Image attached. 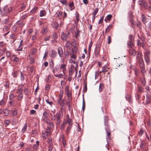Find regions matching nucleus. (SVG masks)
<instances>
[{"label": "nucleus", "instance_id": "obj_1", "mask_svg": "<svg viewBox=\"0 0 151 151\" xmlns=\"http://www.w3.org/2000/svg\"><path fill=\"white\" fill-rule=\"evenodd\" d=\"M104 129L107 134L106 138L107 140H111V131L109 123V118L107 116H104Z\"/></svg>", "mask_w": 151, "mask_h": 151}, {"label": "nucleus", "instance_id": "obj_2", "mask_svg": "<svg viewBox=\"0 0 151 151\" xmlns=\"http://www.w3.org/2000/svg\"><path fill=\"white\" fill-rule=\"evenodd\" d=\"M52 120H55V124L57 126H59L61 122V119L63 117V114L61 112H59L56 114L55 115L50 114Z\"/></svg>", "mask_w": 151, "mask_h": 151}, {"label": "nucleus", "instance_id": "obj_3", "mask_svg": "<svg viewBox=\"0 0 151 151\" xmlns=\"http://www.w3.org/2000/svg\"><path fill=\"white\" fill-rule=\"evenodd\" d=\"M67 124H68V126L66 130L67 133H68L70 132L71 126L72 125V119L69 118L68 114L67 115L66 119L64 120L63 123L61 124L60 129H64L65 126Z\"/></svg>", "mask_w": 151, "mask_h": 151}, {"label": "nucleus", "instance_id": "obj_4", "mask_svg": "<svg viewBox=\"0 0 151 151\" xmlns=\"http://www.w3.org/2000/svg\"><path fill=\"white\" fill-rule=\"evenodd\" d=\"M76 51L75 49H72L71 50L70 54L71 55L70 59L69 60V63H70V69H74L76 70V67L74 65L71 64L73 63L75 64L76 63V55L75 53Z\"/></svg>", "mask_w": 151, "mask_h": 151}, {"label": "nucleus", "instance_id": "obj_5", "mask_svg": "<svg viewBox=\"0 0 151 151\" xmlns=\"http://www.w3.org/2000/svg\"><path fill=\"white\" fill-rule=\"evenodd\" d=\"M142 21L143 23L145 25L146 27L151 29V18H146L145 17L143 14L142 15Z\"/></svg>", "mask_w": 151, "mask_h": 151}, {"label": "nucleus", "instance_id": "obj_6", "mask_svg": "<svg viewBox=\"0 0 151 151\" xmlns=\"http://www.w3.org/2000/svg\"><path fill=\"white\" fill-rule=\"evenodd\" d=\"M12 9L11 7L8 6H4L2 12V15L3 16H7L8 14L12 12Z\"/></svg>", "mask_w": 151, "mask_h": 151}, {"label": "nucleus", "instance_id": "obj_7", "mask_svg": "<svg viewBox=\"0 0 151 151\" xmlns=\"http://www.w3.org/2000/svg\"><path fill=\"white\" fill-rule=\"evenodd\" d=\"M50 135L51 133L50 131V128L48 127H47L46 131L43 130L42 132V136L43 138L44 139H46L48 137V134Z\"/></svg>", "mask_w": 151, "mask_h": 151}, {"label": "nucleus", "instance_id": "obj_8", "mask_svg": "<svg viewBox=\"0 0 151 151\" xmlns=\"http://www.w3.org/2000/svg\"><path fill=\"white\" fill-rule=\"evenodd\" d=\"M145 60V61L148 64L150 62V52L147 50H146L144 54Z\"/></svg>", "mask_w": 151, "mask_h": 151}, {"label": "nucleus", "instance_id": "obj_9", "mask_svg": "<svg viewBox=\"0 0 151 151\" xmlns=\"http://www.w3.org/2000/svg\"><path fill=\"white\" fill-rule=\"evenodd\" d=\"M49 114L46 111H45L43 113L42 120L45 122L46 123L50 119L48 117Z\"/></svg>", "mask_w": 151, "mask_h": 151}, {"label": "nucleus", "instance_id": "obj_10", "mask_svg": "<svg viewBox=\"0 0 151 151\" xmlns=\"http://www.w3.org/2000/svg\"><path fill=\"white\" fill-rule=\"evenodd\" d=\"M59 65V68L60 69V72L61 70H62L64 74L65 75L67 72L66 65L65 64H62Z\"/></svg>", "mask_w": 151, "mask_h": 151}, {"label": "nucleus", "instance_id": "obj_11", "mask_svg": "<svg viewBox=\"0 0 151 151\" xmlns=\"http://www.w3.org/2000/svg\"><path fill=\"white\" fill-rule=\"evenodd\" d=\"M138 3L140 5L143 7H147L148 6L147 3L143 0H139Z\"/></svg>", "mask_w": 151, "mask_h": 151}, {"label": "nucleus", "instance_id": "obj_12", "mask_svg": "<svg viewBox=\"0 0 151 151\" xmlns=\"http://www.w3.org/2000/svg\"><path fill=\"white\" fill-rule=\"evenodd\" d=\"M59 68V65H56L55 67L53 68L52 71L54 75V74H55V73H59L60 72V71H58Z\"/></svg>", "mask_w": 151, "mask_h": 151}, {"label": "nucleus", "instance_id": "obj_13", "mask_svg": "<svg viewBox=\"0 0 151 151\" xmlns=\"http://www.w3.org/2000/svg\"><path fill=\"white\" fill-rule=\"evenodd\" d=\"M108 69H109V68H108L107 66L106 65H105L103 67L101 71L99 72V73H101V72L103 73H105V72L108 71Z\"/></svg>", "mask_w": 151, "mask_h": 151}, {"label": "nucleus", "instance_id": "obj_14", "mask_svg": "<svg viewBox=\"0 0 151 151\" xmlns=\"http://www.w3.org/2000/svg\"><path fill=\"white\" fill-rule=\"evenodd\" d=\"M58 52L60 57L61 58H62L63 55V50L61 47H58Z\"/></svg>", "mask_w": 151, "mask_h": 151}, {"label": "nucleus", "instance_id": "obj_15", "mask_svg": "<svg viewBox=\"0 0 151 151\" xmlns=\"http://www.w3.org/2000/svg\"><path fill=\"white\" fill-rule=\"evenodd\" d=\"M137 62L139 64V66L141 68H143L145 67V65L143 59L140 60H139L137 61Z\"/></svg>", "mask_w": 151, "mask_h": 151}, {"label": "nucleus", "instance_id": "obj_16", "mask_svg": "<svg viewBox=\"0 0 151 151\" xmlns=\"http://www.w3.org/2000/svg\"><path fill=\"white\" fill-rule=\"evenodd\" d=\"M57 54V52L52 50L50 54V55L51 57L54 58L56 56Z\"/></svg>", "mask_w": 151, "mask_h": 151}, {"label": "nucleus", "instance_id": "obj_17", "mask_svg": "<svg viewBox=\"0 0 151 151\" xmlns=\"http://www.w3.org/2000/svg\"><path fill=\"white\" fill-rule=\"evenodd\" d=\"M129 52L130 55L134 56L136 55V52L132 48L129 49Z\"/></svg>", "mask_w": 151, "mask_h": 151}, {"label": "nucleus", "instance_id": "obj_18", "mask_svg": "<svg viewBox=\"0 0 151 151\" xmlns=\"http://www.w3.org/2000/svg\"><path fill=\"white\" fill-rule=\"evenodd\" d=\"M46 123L47 124L49 125V127H48L50 128V129H52L54 127V124L52 122H50V120L47 122Z\"/></svg>", "mask_w": 151, "mask_h": 151}, {"label": "nucleus", "instance_id": "obj_19", "mask_svg": "<svg viewBox=\"0 0 151 151\" xmlns=\"http://www.w3.org/2000/svg\"><path fill=\"white\" fill-rule=\"evenodd\" d=\"M61 36L62 39L63 40H66L68 37V36L66 34L63 32H62Z\"/></svg>", "mask_w": 151, "mask_h": 151}, {"label": "nucleus", "instance_id": "obj_20", "mask_svg": "<svg viewBox=\"0 0 151 151\" xmlns=\"http://www.w3.org/2000/svg\"><path fill=\"white\" fill-rule=\"evenodd\" d=\"M17 24H18L20 27H23L24 25V23L22 20H19L17 21L16 23Z\"/></svg>", "mask_w": 151, "mask_h": 151}, {"label": "nucleus", "instance_id": "obj_21", "mask_svg": "<svg viewBox=\"0 0 151 151\" xmlns=\"http://www.w3.org/2000/svg\"><path fill=\"white\" fill-rule=\"evenodd\" d=\"M112 15L110 14L108 15L105 19V21L106 22H109L112 17Z\"/></svg>", "mask_w": 151, "mask_h": 151}, {"label": "nucleus", "instance_id": "obj_22", "mask_svg": "<svg viewBox=\"0 0 151 151\" xmlns=\"http://www.w3.org/2000/svg\"><path fill=\"white\" fill-rule=\"evenodd\" d=\"M19 70L16 71L14 72H12V74L13 77L14 78H16L19 74Z\"/></svg>", "mask_w": 151, "mask_h": 151}, {"label": "nucleus", "instance_id": "obj_23", "mask_svg": "<svg viewBox=\"0 0 151 151\" xmlns=\"http://www.w3.org/2000/svg\"><path fill=\"white\" fill-rule=\"evenodd\" d=\"M46 14V11L44 10H42L40 12V16L42 17L45 16Z\"/></svg>", "mask_w": 151, "mask_h": 151}, {"label": "nucleus", "instance_id": "obj_24", "mask_svg": "<svg viewBox=\"0 0 151 151\" xmlns=\"http://www.w3.org/2000/svg\"><path fill=\"white\" fill-rule=\"evenodd\" d=\"M56 14L57 15V16L60 19L62 17V12L60 11H58L57 12Z\"/></svg>", "mask_w": 151, "mask_h": 151}, {"label": "nucleus", "instance_id": "obj_25", "mask_svg": "<svg viewBox=\"0 0 151 151\" xmlns=\"http://www.w3.org/2000/svg\"><path fill=\"white\" fill-rule=\"evenodd\" d=\"M20 80L21 81H24L25 79V75L22 72H20Z\"/></svg>", "mask_w": 151, "mask_h": 151}, {"label": "nucleus", "instance_id": "obj_26", "mask_svg": "<svg viewBox=\"0 0 151 151\" xmlns=\"http://www.w3.org/2000/svg\"><path fill=\"white\" fill-rule=\"evenodd\" d=\"M52 26L53 27L58 29V24L56 22H54L52 24Z\"/></svg>", "mask_w": 151, "mask_h": 151}, {"label": "nucleus", "instance_id": "obj_27", "mask_svg": "<svg viewBox=\"0 0 151 151\" xmlns=\"http://www.w3.org/2000/svg\"><path fill=\"white\" fill-rule=\"evenodd\" d=\"M127 44L129 47L132 48L133 46V44L132 41H128L127 42Z\"/></svg>", "mask_w": 151, "mask_h": 151}, {"label": "nucleus", "instance_id": "obj_28", "mask_svg": "<svg viewBox=\"0 0 151 151\" xmlns=\"http://www.w3.org/2000/svg\"><path fill=\"white\" fill-rule=\"evenodd\" d=\"M52 38L55 40L58 38V36L56 33L54 32L53 34V35L52 36Z\"/></svg>", "mask_w": 151, "mask_h": 151}, {"label": "nucleus", "instance_id": "obj_29", "mask_svg": "<svg viewBox=\"0 0 151 151\" xmlns=\"http://www.w3.org/2000/svg\"><path fill=\"white\" fill-rule=\"evenodd\" d=\"M104 88V85L103 84L100 83L99 85V91L100 92L102 91Z\"/></svg>", "mask_w": 151, "mask_h": 151}, {"label": "nucleus", "instance_id": "obj_30", "mask_svg": "<svg viewBox=\"0 0 151 151\" xmlns=\"http://www.w3.org/2000/svg\"><path fill=\"white\" fill-rule=\"evenodd\" d=\"M126 98L127 100L130 103L132 102V99H131V96L129 95H127Z\"/></svg>", "mask_w": 151, "mask_h": 151}, {"label": "nucleus", "instance_id": "obj_31", "mask_svg": "<svg viewBox=\"0 0 151 151\" xmlns=\"http://www.w3.org/2000/svg\"><path fill=\"white\" fill-rule=\"evenodd\" d=\"M58 104H60L62 106H64L65 105V100H62L61 101L59 102Z\"/></svg>", "mask_w": 151, "mask_h": 151}, {"label": "nucleus", "instance_id": "obj_32", "mask_svg": "<svg viewBox=\"0 0 151 151\" xmlns=\"http://www.w3.org/2000/svg\"><path fill=\"white\" fill-rule=\"evenodd\" d=\"M23 44V40H21L20 42L19 45V48L17 50L18 51H21L22 50V47L21 48L20 47L22 46Z\"/></svg>", "mask_w": 151, "mask_h": 151}, {"label": "nucleus", "instance_id": "obj_33", "mask_svg": "<svg viewBox=\"0 0 151 151\" xmlns=\"http://www.w3.org/2000/svg\"><path fill=\"white\" fill-rule=\"evenodd\" d=\"M48 31L47 29V28H44L42 29L41 33L42 34L46 33Z\"/></svg>", "mask_w": 151, "mask_h": 151}, {"label": "nucleus", "instance_id": "obj_34", "mask_svg": "<svg viewBox=\"0 0 151 151\" xmlns=\"http://www.w3.org/2000/svg\"><path fill=\"white\" fill-rule=\"evenodd\" d=\"M10 121L9 120H5L4 121V124L5 127H6L10 123Z\"/></svg>", "mask_w": 151, "mask_h": 151}, {"label": "nucleus", "instance_id": "obj_35", "mask_svg": "<svg viewBox=\"0 0 151 151\" xmlns=\"http://www.w3.org/2000/svg\"><path fill=\"white\" fill-rule=\"evenodd\" d=\"M29 16V15L27 14H22L21 16V18L22 19H24Z\"/></svg>", "mask_w": 151, "mask_h": 151}, {"label": "nucleus", "instance_id": "obj_36", "mask_svg": "<svg viewBox=\"0 0 151 151\" xmlns=\"http://www.w3.org/2000/svg\"><path fill=\"white\" fill-rule=\"evenodd\" d=\"M50 67L51 68H52L54 67V63L53 62V61L52 60V59L50 61Z\"/></svg>", "mask_w": 151, "mask_h": 151}, {"label": "nucleus", "instance_id": "obj_37", "mask_svg": "<svg viewBox=\"0 0 151 151\" xmlns=\"http://www.w3.org/2000/svg\"><path fill=\"white\" fill-rule=\"evenodd\" d=\"M54 76L56 77H58L59 78H61L63 76V75L62 74L60 73L59 74H54Z\"/></svg>", "mask_w": 151, "mask_h": 151}, {"label": "nucleus", "instance_id": "obj_38", "mask_svg": "<svg viewBox=\"0 0 151 151\" xmlns=\"http://www.w3.org/2000/svg\"><path fill=\"white\" fill-rule=\"evenodd\" d=\"M69 6L70 8V10H72L73 9H74V7L73 6V2H71L69 4Z\"/></svg>", "mask_w": 151, "mask_h": 151}, {"label": "nucleus", "instance_id": "obj_39", "mask_svg": "<svg viewBox=\"0 0 151 151\" xmlns=\"http://www.w3.org/2000/svg\"><path fill=\"white\" fill-rule=\"evenodd\" d=\"M74 69H69V75L72 76L74 73Z\"/></svg>", "mask_w": 151, "mask_h": 151}, {"label": "nucleus", "instance_id": "obj_40", "mask_svg": "<svg viewBox=\"0 0 151 151\" xmlns=\"http://www.w3.org/2000/svg\"><path fill=\"white\" fill-rule=\"evenodd\" d=\"M136 58L137 59V61L139 60H140L142 59V55H137Z\"/></svg>", "mask_w": 151, "mask_h": 151}, {"label": "nucleus", "instance_id": "obj_41", "mask_svg": "<svg viewBox=\"0 0 151 151\" xmlns=\"http://www.w3.org/2000/svg\"><path fill=\"white\" fill-rule=\"evenodd\" d=\"M23 97V95L22 93L19 94L18 96L17 99L18 100H20L22 99Z\"/></svg>", "mask_w": 151, "mask_h": 151}, {"label": "nucleus", "instance_id": "obj_42", "mask_svg": "<svg viewBox=\"0 0 151 151\" xmlns=\"http://www.w3.org/2000/svg\"><path fill=\"white\" fill-rule=\"evenodd\" d=\"M46 102L49 104L50 105L52 106V104H53V102L51 101V100H49V99H46Z\"/></svg>", "mask_w": 151, "mask_h": 151}, {"label": "nucleus", "instance_id": "obj_43", "mask_svg": "<svg viewBox=\"0 0 151 151\" xmlns=\"http://www.w3.org/2000/svg\"><path fill=\"white\" fill-rule=\"evenodd\" d=\"M50 36H46L45 37L44 40L45 41H48L50 39Z\"/></svg>", "mask_w": 151, "mask_h": 151}, {"label": "nucleus", "instance_id": "obj_44", "mask_svg": "<svg viewBox=\"0 0 151 151\" xmlns=\"http://www.w3.org/2000/svg\"><path fill=\"white\" fill-rule=\"evenodd\" d=\"M50 85L48 84H47L45 86V90L46 91L49 90L50 88Z\"/></svg>", "mask_w": 151, "mask_h": 151}, {"label": "nucleus", "instance_id": "obj_45", "mask_svg": "<svg viewBox=\"0 0 151 151\" xmlns=\"http://www.w3.org/2000/svg\"><path fill=\"white\" fill-rule=\"evenodd\" d=\"M47 142L48 145H52L51 138V137L48 138Z\"/></svg>", "mask_w": 151, "mask_h": 151}, {"label": "nucleus", "instance_id": "obj_46", "mask_svg": "<svg viewBox=\"0 0 151 151\" xmlns=\"http://www.w3.org/2000/svg\"><path fill=\"white\" fill-rule=\"evenodd\" d=\"M98 11V8H96L94 12L92 14L93 16H95L96 14L97 13Z\"/></svg>", "mask_w": 151, "mask_h": 151}, {"label": "nucleus", "instance_id": "obj_47", "mask_svg": "<svg viewBox=\"0 0 151 151\" xmlns=\"http://www.w3.org/2000/svg\"><path fill=\"white\" fill-rule=\"evenodd\" d=\"M138 37L143 42L145 40V38L143 36H142L139 37L138 35Z\"/></svg>", "mask_w": 151, "mask_h": 151}, {"label": "nucleus", "instance_id": "obj_48", "mask_svg": "<svg viewBox=\"0 0 151 151\" xmlns=\"http://www.w3.org/2000/svg\"><path fill=\"white\" fill-rule=\"evenodd\" d=\"M9 22V19H4L3 20V23L4 24H6Z\"/></svg>", "mask_w": 151, "mask_h": 151}, {"label": "nucleus", "instance_id": "obj_49", "mask_svg": "<svg viewBox=\"0 0 151 151\" xmlns=\"http://www.w3.org/2000/svg\"><path fill=\"white\" fill-rule=\"evenodd\" d=\"M53 148L52 145H49L48 146V151H51Z\"/></svg>", "mask_w": 151, "mask_h": 151}, {"label": "nucleus", "instance_id": "obj_50", "mask_svg": "<svg viewBox=\"0 0 151 151\" xmlns=\"http://www.w3.org/2000/svg\"><path fill=\"white\" fill-rule=\"evenodd\" d=\"M111 38L110 36H108L107 40V43L108 44H110L111 42Z\"/></svg>", "mask_w": 151, "mask_h": 151}, {"label": "nucleus", "instance_id": "obj_51", "mask_svg": "<svg viewBox=\"0 0 151 151\" xmlns=\"http://www.w3.org/2000/svg\"><path fill=\"white\" fill-rule=\"evenodd\" d=\"M137 45L139 47H140L142 46V42H141L139 40H137Z\"/></svg>", "mask_w": 151, "mask_h": 151}, {"label": "nucleus", "instance_id": "obj_52", "mask_svg": "<svg viewBox=\"0 0 151 151\" xmlns=\"http://www.w3.org/2000/svg\"><path fill=\"white\" fill-rule=\"evenodd\" d=\"M14 95L13 93H11L9 96V99L10 100H12L14 98Z\"/></svg>", "mask_w": 151, "mask_h": 151}, {"label": "nucleus", "instance_id": "obj_53", "mask_svg": "<svg viewBox=\"0 0 151 151\" xmlns=\"http://www.w3.org/2000/svg\"><path fill=\"white\" fill-rule=\"evenodd\" d=\"M27 128V126L26 124H25V125L24 126V127L22 129V132H25Z\"/></svg>", "mask_w": 151, "mask_h": 151}, {"label": "nucleus", "instance_id": "obj_54", "mask_svg": "<svg viewBox=\"0 0 151 151\" xmlns=\"http://www.w3.org/2000/svg\"><path fill=\"white\" fill-rule=\"evenodd\" d=\"M135 97L136 99L138 100H139L140 98V95L138 93H137L136 94Z\"/></svg>", "mask_w": 151, "mask_h": 151}, {"label": "nucleus", "instance_id": "obj_55", "mask_svg": "<svg viewBox=\"0 0 151 151\" xmlns=\"http://www.w3.org/2000/svg\"><path fill=\"white\" fill-rule=\"evenodd\" d=\"M37 7H35L34 8L30 11V12L31 13H34L35 12L37 9Z\"/></svg>", "mask_w": 151, "mask_h": 151}, {"label": "nucleus", "instance_id": "obj_56", "mask_svg": "<svg viewBox=\"0 0 151 151\" xmlns=\"http://www.w3.org/2000/svg\"><path fill=\"white\" fill-rule=\"evenodd\" d=\"M67 96L69 100H70L71 99V94L70 93V92L67 93Z\"/></svg>", "mask_w": 151, "mask_h": 151}, {"label": "nucleus", "instance_id": "obj_57", "mask_svg": "<svg viewBox=\"0 0 151 151\" xmlns=\"http://www.w3.org/2000/svg\"><path fill=\"white\" fill-rule=\"evenodd\" d=\"M19 60V58L17 57H14L13 59V61L16 63L18 62Z\"/></svg>", "mask_w": 151, "mask_h": 151}, {"label": "nucleus", "instance_id": "obj_58", "mask_svg": "<svg viewBox=\"0 0 151 151\" xmlns=\"http://www.w3.org/2000/svg\"><path fill=\"white\" fill-rule=\"evenodd\" d=\"M4 86L6 88L9 87V83L7 81L5 82Z\"/></svg>", "mask_w": 151, "mask_h": 151}, {"label": "nucleus", "instance_id": "obj_59", "mask_svg": "<svg viewBox=\"0 0 151 151\" xmlns=\"http://www.w3.org/2000/svg\"><path fill=\"white\" fill-rule=\"evenodd\" d=\"M143 133L144 130L142 129H141L140 130L139 134L140 136H141L143 134Z\"/></svg>", "mask_w": 151, "mask_h": 151}, {"label": "nucleus", "instance_id": "obj_60", "mask_svg": "<svg viewBox=\"0 0 151 151\" xmlns=\"http://www.w3.org/2000/svg\"><path fill=\"white\" fill-rule=\"evenodd\" d=\"M17 27L15 25H13L12 28L13 31H15L17 29Z\"/></svg>", "mask_w": 151, "mask_h": 151}, {"label": "nucleus", "instance_id": "obj_61", "mask_svg": "<svg viewBox=\"0 0 151 151\" xmlns=\"http://www.w3.org/2000/svg\"><path fill=\"white\" fill-rule=\"evenodd\" d=\"M36 111L34 110H31L30 111V114L33 115L36 113Z\"/></svg>", "mask_w": 151, "mask_h": 151}, {"label": "nucleus", "instance_id": "obj_62", "mask_svg": "<svg viewBox=\"0 0 151 151\" xmlns=\"http://www.w3.org/2000/svg\"><path fill=\"white\" fill-rule=\"evenodd\" d=\"M128 17L130 18H132V17H133V14L132 12H129L128 14Z\"/></svg>", "mask_w": 151, "mask_h": 151}, {"label": "nucleus", "instance_id": "obj_63", "mask_svg": "<svg viewBox=\"0 0 151 151\" xmlns=\"http://www.w3.org/2000/svg\"><path fill=\"white\" fill-rule=\"evenodd\" d=\"M25 7V5L24 4H23L22 6H21L20 8V9L22 10H23L24 9Z\"/></svg>", "mask_w": 151, "mask_h": 151}, {"label": "nucleus", "instance_id": "obj_64", "mask_svg": "<svg viewBox=\"0 0 151 151\" xmlns=\"http://www.w3.org/2000/svg\"><path fill=\"white\" fill-rule=\"evenodd\" d=\"M32 133L34 135H36L37 134V132L36 130H33L32 131Z\"/></svg>", "mask_w": 151, "mask_h": 151}]
</instances>
